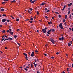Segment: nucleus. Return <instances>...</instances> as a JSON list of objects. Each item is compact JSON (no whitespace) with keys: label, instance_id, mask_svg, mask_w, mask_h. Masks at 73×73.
Instances as JSON below:
<instances>
[{"label":"nucleus","instance_id":"1","mask_svg":"<svg viewBox=\"0 0 73 73\" xmlns=\"http://www.w3.org/2000/svg\"><path fill=\"white\" fill-rule=\"evenodd\" d=\"M50 40L51 41L53 44H54L55 41L52 38H50Z\"/></svg>","mask_w":73,"mask_h":73},{"label":"nucleus","instance_id":"2","mask_svg":"<svg viewBox=\"0 0 73 73\" xmlns=\"http://www.w3.org/2000/svg\"><path fill=\"white\" fill-rule=\"evenodd\" d=\"M59 27H60V28L61 29H63V26H62V23H61L59 25Z\"/></svg>","mask_w":73,"mask_h":73},{"label":"nucleus","instance_id":"3","mask_svg":"<svg viewBox=\"0 0 73 73\" xmlns=\"http://www.w3.org/2000/svg\"><path fill=\"white\" fill-rule=\"evenodd\" d=\"M34 54H35V53L33 51L32 52V53L31 54V57H33L34 56Z\"/></svg>","mask_w":73,"mask_h":73},{"label":"nucleus","instance_id":"4","mask_svg":"<svg viewBox=\"0 0 73 73\" xmlns=\"http://www.w3.org/2000/svg\"><path fill=\"white\" fill-rule=\"evenodd\" d=\"M51 29H50V30H48V32L47 31L46 33L50 35V32H51Z\"/></svg>","mask_w":73,"mask_h":73},{"label":"nucleus","instance_id":"5","mask_svg":"<svg viewBox=\"0 0 73 73\" xmlns=\"http://www.w3.org/2000/svg\"><path fill=\"white\" fill-rule=\"evenodd\" d=\"M26 68H24V70L26 71H27L28 70V69L27 68H29V67L28 66H26Z\"/></svg>","mask_w":73,"mask_h":73},{"label":"nucleus","instance_id":"6","mask_svg":"<svg viewBox=\"0 0 73 73\" xmlns=\"http://www.w3.org/2000/svg\"><path fill=\"white\" fill-rule=\"evenodd\" d=\"M2 21L3 23L4 22H5L6 21V19H3L2 20Z\"/></svg>","mask_w":73,"mask_h":73},{"label":"nucleus","instance_id":"7","mask_svg":"<svg viewBox=\"0 0 73 73\" xmlns=\"http://www.w3.org/2000/svg\"><path fill=\"white\" fill-rule=\"evenodd\" d=\"M47 29V28L45 27L44 29H42L41 32H43L45 30H46Z\"/></svg>","mask_w":73,"mask_h":73},{"label":"nucleus","instance_id":"8","mask_svg":"<svg viewBox=\"0 0 73 73\" xmlns=\"http://www.w3.org/2000/svg\"><path fill=\"white\" fill-rule=\"evenodd\" d=\"M72 5V3H70V4H68V6H69V7H70V6H71Z\"/></svg>","mask_w":73,"mask_h":73},{"label":"nucleus","instance_id":"9","mask_svg":"<svg viewBox=\"0 0 73 73\" xmlns=\"http://www.w3.org/2000/svg\"><path fill=\"white\" fill-rule=\"evenodd\" d=\"M1 12H4V9H1Z\"/></svg>","mask_w":73,"mask_h":73},{"label":"nucleus","instance_id":"10","mask_svg":"<svg viewBox=\"0 0 73 73\" xmlns=\"http://www.w3.org/2000/svg\"><path fill=\"white\" fill-rule=\"evenodd\" d=\"M8 39H9V40H13L12 38H11V37H9Z\"/></svg>","mask_w":73,"mask_h":73},{"label":"nucleus","instance_id":"11","mask_svg":"<svg viewBox=\"0 0 73 73\" xmlns=\"http://www.w3.org/2000/svg\"><path fill=\"white\" fill-rule=\"evenodd\" d=\"M11 34V35H13V32H9Z\"/></svg>","mask_w":73,"mask_h":73},{"label":"nucleus","instance_id":"12","mask_svg":"<svg viewBox=\"0 0 73 73\" xmlns=\"http://www.w3.org/2000/svg\"><path fill=\"white\" fill-rule=\"evenodd\" d=\"M23 54L24 55H25V56L26 57L27 56V54H26V53H23Z\"/></svg>","mask_w":73,"mask_h":73},{"label":"nucleus","instance_id":"13","mask_svg":"<svg viewBox=\"0 0 73 73\" xmlns=\"http://www.w3.org/2000/svg\"><path fill=\"white\" fill-rule=\"evenodd\" d=\"M45 4H46L45 3H42V4H40V5H45Z\"/></svg>","mask_w":73,"mask_h":73},{"label":"nucleus","instance_id":"14","mask_svg":"<svg viewBox=\"0 0 73 73\" xmlns=\"http://www.w3.org/2000/svg\"><path fill=\"white\" fill-rule=\"evenodd\" d=\"M61 39L63 41V40L64 39V38L63 37V36H62V38H61Z\"/></svg>","mask_w":73,"mask_h":73},{"label":"nucleus","instance_id":"15","mask_svg":"<svg viewBox=\"0 0 73 73\" xmlns=\"http://www.w3.org/2000/svg\"><path fill=\"white\" fill-rule=\"evenodd\" d=\"M51 30L52 32H54L55 31L54 30V29H51Z\"/></svg>","mask_w":73,"mask_h":73},{"label":"nucleus","instance_id":"16","mask_svg":"<svg viewBox=\"0 0 73 73\" xmlns=\"http://www.w3.org/2000/svg\"><path fill=\"white\" fill-rule=\"evenodd\" d=\"M25 59L26 60H28V56H26L25 57Z\"/></svg>","mask_w":73,"mask_h":73},{"label":"nucleus","instance_id":"17","mask_svg":"<svg viewBox=\"0 0 73 73\" xmlns=\"http://www.w3.org/2000/svg\"><path fill=\"white\" fill-rule=\"evenodd\" d=\"M67 18V15H65V19H66Z\"/></svg>","mask_w":73,"mask_h":73},{"label":"nucleus","instance_id":"18","mask_svg":"<svg viewBox=\"0 0 73 73\" xmlns=\"http://www.w3.org/2000/svg\"><path fill=\"white\" fill-rule=\"evenodd\" d=\"M9 40V38H7V39H5V40H4V41H5L6 40Z\"/></svg>","mask_w":73,"mask_h":73},{"label":"nucleus","instance_id":"19","mask_svg":"<svg viewBox=\"0 0 73 73\" xmlns=\"http://www.w3.org/2000/svg\"><path fill=\"white\" fill-rule=\"evenodd\" d=\"M17 37V36L16 35H15L14 36V38L15 39H16Z\"/></svg>","mask_w":73,"mask_h":73},{"label":"nucleus","instance_id":"20","mask_svg":"<svg viewBox=\"0 0 73 73\" xmlns=\"http://www.w3.org/2000/svg\"><path fill=\"white\" fill-rule=\"evenodd\" d=\"M2 16H3V17H4V16H6V15L4 14H3Z\"/></svg>","mask_w":73,"mask_h":73},{"label":"nucleus","instance_id":"21","mask_svg":"<svg viewBox=\"0 0 73 73\" xmlns=\"http://www.w3.org/2000/svg\"><path fill=\"white\" fill-rule=\"evenodd\" d=\"M2 32L3 33H5V30H3Z\"/></svg>","mask_w":73,"mask_h":73},{"label":"nucleus","instance_id":"22","mask_svg":"<svg viewBox=\"0 0 73 73\" xmlns=\"http://www.w3.org/2000/svg\"><path fill=\"white\" fill-rule=\"evenodd\" d=\"M46 30H44V31H43V33H46Z\"/></svg>","mask_w":73,"mask_h":73},{"label":"nucleus","instance_id":"23","mask_svg":"<svg viewBox=\"0 0 73 73\" xmlns=\"http://www.w3.org/2000/svg\"><path fill=\"white\" fill-rule=\"evenodd\" d=\"M35 0H34V1H32L31 2V3H33L35 2Z\"/></svg>","mask_w":73,"mask_h":73},{"label":"nucleus","instance_id":"24","mask_svg":"<svg viewBox=\"0 0 73 73\" xmlns=\"http://www.w3.org/2000/svg\"><path fill=\"white\" fill-rule=\"evenodd\" d=\"M70 11H69L68 14V15H69V14H70Z\"/></svg>","mask_w":73,"mask_h":73},{"label":"nucleus","instance_id":"25","mask_svg":"<svg viewBox=\"0 0 73 73\" xmlns=\"http://www.w3.org/2000/svg\"><path fill=\"white\" fill-rule=\"evenodd\" d=\"M16 2V1L15 0H13V1H12L11 2V3H13L14 2Z\"/></svg>","mask_w":73,"mask_h":73},{"label":"nucleus","instance_id":"26","mask_svg":"<svg viewBox=\"0 0 73 73\" xmlns=\"http://www.w3.org/2000/svg\"><path fill=\"white\" fill-rule=\"evenodd\" d=\"M9 31H10V32H12V30L11 29H9Z\"/></svg>","mask_w":73,"mask_h":73},{"label":"nucleus","instance_id":"27","mask_svg":"<svg viewBox=\"0 0 73 73\" xmlns=\"http://www.w3.org/2000/svg\"><path fill=\"white\" fill-rule=\"evenodd\" d=\"M5 25H7L8 23H7V22H5Z\"/></svg>","mask_w":73,"mask_h":73},{"label":"nucleus","instance_id":"28","mask_svg":"<svg viewBox=\"0 0 73 73\" xmlns=\"http://www.w3.org/2000/svg\"><path fill=\"white\" fill-rule=\"evenodd\" d=\"M66 5H65L64 7L63 8V9H65L66 7Z\"/></svg>","mask_w":73,"mask_h":73},{"label":"nucleus","instance_id":"29","mask_svg":"<svg viewBox=\"0 0 73 73\" xmlns=\"http://www.w3.org/2000/svg\"><path fill=\"white\" fill-rule=\"evenodd\" d=\"M30 20H31V21L33 20V19L32 18H31V19H30Z\"/></svg>","mask_w":73,"mask_h":73},{"label":"nucleus","instance_id":"30","mask_svg":"<svg viewBox=\"0 0 73 73\" xmlns=\"http://www.w3.org/2000/svg\"><path fill=\"white\" fill-rule=\"evenodd\" d=\"M68 46H71V44L70 43H68Z\"/></svg>","mask_w":73,"mask_h":73},{"label":"nucleus","instance_id":"31","mask_svg":"<svg viewBox=\"0 0 73 73\" xmlns=\"http://www.w3.org/2000/svg\"><path fill=\"white\" fill-rule=\"evenodd\" d=\"M16 20L17 21H19V19H16Z\"/></svg>","mask_w":73,"mask_h":73},{"label":"nucleus","instance_id":"32","mask_svg":"<svg viewBox=\"0 0 73 73\" xmlns=\"http://www.w3.org/2000/svg\"><path fill=\"white\" fill-rule=\"evenodd\" d=\"M29 9H30V11H32L33 9H32L31 8H29Z\"/></svg>","mask_w":73,"mask_h":73},{"label":"nucleus","instance_id":"33","mask_svg":"<svg viewBox=\"0 0 73 73\" xmlns=\"http://www.w3.org/2000/svg\"><path fill=\"white\" fill-rule=\"evenodd\" d=\"M29 23H32L33 21H29Z\"/></svg>","mask_w":73,"mask_h":73},{"label":"nucleus","instance_id":"34","mask_svg":"<svg viewBox=\"0 0 73 73\" xmlns=\"http://www.w3.org/2000/svg\"><path fill=\"white\" fill-rule=\"evenodd\" d=\"M37 64H36L34 65H35V67H36V66H37Z\"/></svg>","mask_w":73,"mask_h":73},{"label":"nucleus","instance_id":"35","mask_svg":"<svg viewBox=\"0 0 73 73\" xmlns=\"http://www.w3.org/2000/svg\"><path fill=\"white\" fill-rule=\"evenodd\" d=\"M58 17L59 18H60L61 17V15H59L58 16Z\"/></svg>","mask_w":73,"mask_h":73},{"label":"nucleus","instance_id":"36","mask_svg":"<svg viewBox=\"0 0 73 73\" xmlns=\"http://www.w3.org/2000/svg\"><path fill=\"white\" fill-rule=\"evenodd\" d=\"M63 21L64 23V22L66 21V20L65 19H63Z\"/></svg>","mask_w":73,"mask_h":73},{"label":"nucleus","instance_id":"37","mask_svg":"<svg viewBox=\"0 0 73 73\" xmlns=\"http://www.w3.org/2000/svg\"><path fill=\"white\" fill-rule=\"evenodd\" d=\"M45 17L46 18V19H48V17L47 16H45Z\"/></svg>","mask_w":73,"mask_h":73},{"label":"nucleus","instance_id":"38","mask_svg":"<svg viewBox=\"0 0 73 73\" xmlns=\"http://www.w3.org/2000/svg\"><path fill=\"white\" fill-rule=\"evenodd\" d=\"M71 17H72L71 15V14H70L69 16V18H71Z\"/></svg>","mask_w":73,"mask_h":73},{"label":"nucleus","instance_id":"39","mask_svg":"<svg viewBox=\"0 0 73 73\" xmlns=\"http://www.w3.org/2000/svg\"><path fill=\"white\" fill-rule=\"evenodd\" d=\"M31 67L32 68H33V64L32 63L31 64Z\"/></svg>","mask_w":73,"mask_h":73},{"label":"nucleus","instance_id":"40","mask_svg":"<svg viewBox=\"0 0 73 73\" xmlns=\"http://www.w3.org/2000/svg\"><path fill=\"white\" fill-rule=\"evenodd\" d=\"M64 25H65V26H66L67 24H66V22H65V23H64Z\"/></svg>","mask_w":73,"mask_h":73},{"label":"nucleus","instance_id":"41","mask_svg":"<svg viewBox=\"0 0 73 73\" xmlns=\"http://www.w3.org/2000/svg\"><path fill=\"white\" fill-rule=\"evenodd\" d=\"M62 40L61 38H60V37L59 38V40Z\"/></svg>","mask_w":73,"mask_h":73},{"label":"nucleus","instance_id":"42","mask_svg":"<svg viewBox=\"0 0 73 73\" xmlns=\"http://www.w3.org/2000/svg\"><path fill=\"white\" fill-rule=\"evenodd\" d=\"M37 15L39 14V13L38 11H37Z\"/></svg>","mask_w":73,"mask_h":73},{"label":"nucleus","instance_id":"43","mask_svg":"<svg viewBox=\"0 0 73 73\" xmlns=\"http://www.w3.org/2000/svg\"><path fill=\"white\" fill-rule=\"evenodd\" d=\"M17 44L19 46H20L21 45V44L19 43H17Z\"/></svg>","mask_w":73,"mask_h":73},{"label":"nucleus","instance_id":"44","mask_svg":"<svg viewBox=\"0 0 73 73\" xmlns=\"http://www.w3.org/2000/svg\"><path fill=\"white\" fill-rule=\"evenodd\" d=\"M4 3H5V2H3L2 3V4H4Z\"/></svg>","mask_w":73,"mask_h":73},{"label":"nucleus","instance_id":"45","mask_svg":"<svg viewBox=\"0 0 73 73\" xmlns=\"http://www.w3.org/2000/svg\"><path fill=\"white\" fill-rule=\"evenodd\" d=\"M12 19H14L15 18L13 17L12 16H11Z\"/></svg>","mask_w":73,"mask_h":73},{"label":"nucleus","instance_id":"46","mask_svg":"<svg viewBox=\"0 0 73 73\" xmlns=\"http://www.w3.org/2000/svg\"><path fill=\"white\" fill-rule=\"evenodd\" d=\"M9 30H8L7 31V33H9Z\"/></svg>","mask_w":73,"mask_h":73},{"label":"nucleus","instance_id":"47","mask_svg":"<svg viewBox=\"0 0 73 73\" xmlns=\"http://www.w3.org/2000/svg\"><path fill=\"white\" fill-rule=\"evenodd\" d=\"M7 22H9V20L7 19Z\"/></svg>","mask_w":73,"mask_h":73},{"label":"nucleus","instance_id":"48","mask_svg":"<svg viewBox=\"0 0 73 73\" xmlns=\"http://www.w3.org/2000/svg\"><path fill=\"white\" fill-rule=\"evenodd\" d=\"M4 36L6 37V38H8V36L6 35H4Z\"/></svg>","mask_w":73,"mask_h":73},{"label":"nucleus","instance_id":"49","mask_svg":"<svg viewBox=\"0 0 73 73\" xmlns=\"http://www.w3.org/2000/svg\"><path fill=\"white\" fill-rule=\"evenodd\" d=\"M48 24H49V25H50V22H48Z\"/></svg>","mask_w":73,"mask_h":73},{"label":"nucleus","instance_id":"50","mask_svg":"<svg viewBox=\"0 0 73 73\" xmlns=\"http://www.w3.org/2000/svg\"><path fill=\"white\" fill-rule=\"evenodd\" d=\"M44 55L45 56H47L46 54H45V53H44Z\"/></svg>","mask_w":73,"mask_h":73},{"label":"nucleus","instance_id":"51","mask_svg":"<svg viewBox=\"0 0 73 73\" xmlns=\"http://www.w3.org/2000/svg\"><path fill=\"white\" fill-rule=\"evenodd\" d=\"M46 36H47L48 37V36H49V35L47 34V35H46Z\"/></svg>","mask_w":73,"mask_h":73},{"label":"nucleus","instance_id":"52","mask_svg":"<svg viewBox=\"0 0 73 73\" xmlns=\"http://www.w3.org/2000/svg\"><path fill=\"white\" fill-rule=\"evenodd\" d=\"M54 17H52V19H53V20H54Z\"/></svg>","mask_w":73,"mask_h":73},{"label":"nucleus","instance_id":"53","mask_svg":"<svg viewBox=\"0 0 73 73\" xmlns=\"http://www.w3.org/2000/svg\"><path fill=\"white\" fill-rule=\"evenodd\" d=\"M3 1L7 2V1H8V0H3Z\"/></svg>","mask_w":73,"mask_h":73},{"label":"nucleus","instance_id":"54","mask_svg":"<svg viewBox=\"0 0 73 73\" xmlns=\"http://www.w3.org/2000/svg\"><path fill=\"white\" fill-rule=\"evenodd\" d=\"M69 29H70V31L72 30V29L70 28H69Z\"/></svg>","mask_w":73,"mask_h":73},{"label":"nucleus","instance_id":"55","mask_svg":"<svg viewBox=\"0 0 73 73\" xmlns=\"http://www.w3.org/2000/svg\"><path fill=\"white\" fill-rule=\"evenodd\" d=\"M25 21H29V19H27Z\"/></svg>","mask_w":73,"mask_h":73},{"label":"nucleus","instance_id":"56","mask_svg":"<svg viewBox=\"0 0 73 73\" xmlns=\"http://www.w3.org/2000/svg\"><path fill=\"white\" fill-rule=\"evenodd\" d=\"M3 27V25H0V27Z\"/></svg>","mask_w":73,"mask_h":73},{"label":"nucleus","instance_id":"57","mask_svg":"<svg viewBox=\"0 0 73 73\" xmlns=\"http://www.w3.org/2000/svg\"><path fill=\"white\" fill-rule=\"evenodd\" d=\"M35 52L36 53H38V51L37 50H36Z\"/></svg>","mask_w":73,"mask_h":73},{"label":"nucleus","instance_id":"58","mask_svg":"<svg viewBox=\"0 0 73 73\" xmlns=\"http://www.w3.org/2000/svg\"><path fill=\"white\" fill-rule=\"evenodd\" d=\"M4 37H5V36H4L3 35V36H1V37H2V38H4Z\"/></svg>","mask_w":73,"mask_h":73},{"label":"nucleus","instance_id":"59","mask_svg":"<svg viewBox=\"0 0 73 73\" xmlns=\"http://www.w3.org/2000/svg\"><path fill=\"white\" fill-rule=\"evenodd\" d=\"M56 13V14H59V13L57 12H55Z\"/></svg>","mask_w":73,"mask_h":73},{"label":"nucleus","instance_id":"60","mask_svg":"<svg viewBox=\"0 0 73 73\" xmlns=\"http://www.w3.org/2000/svg\"><path fill=\"white\" fill-rule=\"evenodd\" d=\"M28 12L29 13H30V11L29 10H28Z\"/></svg>","mask_w":73,"mask_h":73},{"label":"nucleus","instance_id":"61","mask_svg":"<svg viewBox=\"0 0 73 73\" xmlns=\"http://www.w3.org/2000/svg\"><path fill=\"white\" fill-rule=\"evenodd\" d=\"M47 8H46L45 9V11H46V10H47Z\"/></svg>","mask_w":73,"mask_h":73},{"label":"nucleus","instance_id":"62","mask_svg":"<svg viewBox=\"0 0 73 73\" xmlns=\"http://www.w3.org/2000/svg\"><path fill=\"white\" fill-rule=\"evenodd\" d=\"M67 70L68 71H69V68H67Z\"/></svg>","mask_w":73,"mask_h":73},{"label":"nucleus","instance_id":"63","mask_svg":"<svg viewBox=\"0 0 73 73\" xmlns=\"http://www.w3.org/2000/svg\"><path fill=\"white\" fill-rule=\"evenodd\" d=\"M49 11H50L49 10H48V11H46L47 12H49Z\"/></svg>","mask_w":73,"mask_h":73},{"label":"nucleus","instance_id":"64","mask_svg":"<svg viewBox=\"0 0 73 73\" xmlns=\"http://www.w3.org/2000/svg\"><path fill=\"white\" fill-rule=\"evenodd\" d=\"M50 23L51 24H52V22H51V21H50Z\"/></svg>","mask_w":73,"mask_h":73}]
</instances>
